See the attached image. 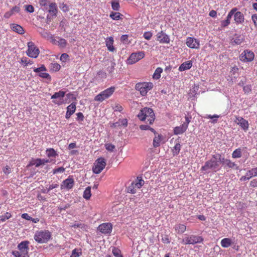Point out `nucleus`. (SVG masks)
Returning a JSON list of instances; mask_svg holds the SVG:
<instances>
[{
    "mask_svg": "<svg viewBox=\"0 0 257 257\" xmlns=\"http://www.w3.org/2000/svg\"><path fill=\"white\" fill-rule=\"evenodd\" d=\"M223 157L221 155L216 153L212 156L211 158L206 161L204 166H203L201 170L204 171V173H209L211 172H217L220 169V165L222 164V161Z\"/></svg>",
    "mask_w": 257,
    "mask_h": 257,
    "instance_id": "obj_1",
    "label": "nucleus"
},
{
    "mask_svg": "<svg viewBox=\"0 0 257 257\" xmlns=\"http://www.w3.org/2000/svg\"><path fill=\"white\" fill-rule=\"evenodd\" d=\"M138 117L142 121L147 120L150 124L153 123L155 119V115L153 110L149 107H144L137 115Z\"/></svg>",
    "mask_w": 257,
    "mask_h": 257,
    "instance_id": "obj_2",
    "label": "nucleus"
},
{
    "mask_svg": "<svg viewBox=\"0 0 257 257\" xmlns=\"http://www.w3.org/2000/svg\"><path fill=\"white\" fill-rule=\"evenodd\" d=\"M30 242L28 240L23 241L18 245L19 250H14L12 254L15 257H29V244Z\"/></svg>",
    "mask_w": 257,
    "mask_h": 257,
    "instance_id": "obj_3",
    "label": "nucleus"
},
{
    "mask_svg": "<svg viewBox=\"0 0 257 257\" xmlns=\"http://www.w3.org/2000/svg\"><path fill=\"white\" fill-rule=\"evenodd\" d=\"M51 237V232L47 230L37 231L34 236V239L39 243H47Z\"/></svg>",
    "mask_w": 257,
    "mask_h": 257,
    "instance_id": "obj_4",
    "label": "nucleus"
},
{
    "mask_svg": "<svg viewBox=\"0 0 257 257\" xmlns=\"http://www.w3.org/2000/svg\"><path fill=\"white\" fill-rule=\"evenodd\" d=\"M153 87V84L152 82H139L136 84L135 89L139 91L142 96H145L148 92Z\"/></svg>",
    "mask_w": 257,
    "mask_h": 257,
    "instance_id": "obj_5",
    "label": "nucleus"
},
{
    "mask_svg": "<svg viewBox=\"0 0 257 257\" xmlns=\"http://www.w3.org/2000/svg\"><path fill=\"white\" fill-rule=\"evenodd\" d=\"M115 88L110 87L99 93L94 97V100L99 102H102L105 99L109 98L114 92Z\"/></svg>",
    "mask_w": 257,
    "mask_h": 257,
    "instance_id": "obj_6",
    "label": "nucleus"
},
{
    "mask_svg": "<svg viewBox=\"0 0 257 257\" xmlns=\"http://www.w3.org/2000/svg\"><path fill=\"white\" fill-rule=\"evenodd\" d=\"M203 238L199 235H191L185 236L182 240V242L185 245L195 244L200 243L203 241Z\"/></svg>",
    "mask_w": 257,
    "mask_h": 257,
    "instance_id": "obj_7",
    "label": "nucleus"
},
{
    "mask_svg": "<svg viewBox=\"0 0 257 257\" xmlns=\"http://www.w3.org/2000/svg\"><path fill=\"white\" fill-rule=\"evenodd\" d=\"M28 50L27 51V55L31 58H36L39 55L40 50L38 47L36 46L33 42L28 43Z\"/></svg>",
    "mask_w": 257,
    "mask_h": 257,
    "instance_id": "obj_8",
    "label": "nucleus"
},
{
    "mask_svg": "<svg viewBox=\"0 0 257 257\" xmlns=\"http://www.w3.org/2000/svg\"><path fill=\"white\" fill-rule=\"evenodd\" d=\"M254 58V53L250 50H244L240 55L239 59L245 63L250 62L253 60Z\"/></svg>",
    "mask_w": 257,
    "mask_h": 257,
    "instance_id": "obj_9",
    "label": "nucleus"
},
{
    "mask_svg": "<svg viewBox=\"0 0 257 257\" xmlns=\"http://www.w3.org/2000/svg\"><path fill=\"white\" fill-rule=\"evenodd\" d=\"M105 160L103 158H98L96 160L92 169L93 173L95 174L100 173L105 168Z\"/></svg>",
    "mask_w": 257,
    "mask_h": 257,
    "instance_id": "obj_10",
    "label": "nucleus"
},
{
    "mask_svg": "<svg viewBox=\"0 0 257 257\" xmlns=\"http://www.w3.org/2000/svg\"><path fill=\"white\" fill-rule=\"evenodd\" d=\"M65 95V92L60 90L59 92H55L53 95H52L51 98L53 99V102L54 103L60 105L64 102L63 98Z\"/></svg>",
    "mask_w": 257,
    "mask_h": 257,
    "instance_id": "obj_11",
    "label": "nucleus"
},
{
    "mask_svg": "<svg viewBox=\"0 0 257 257\" xmlns=\"http://www.w3.org/2000/svg\"><path fill=\"white\" fill-rule=\"evenodd\" d=\"M145 57V53L143 51H140L137 53H132L127 59V63L130 64H133Z\"/></svg>",
    "mask_w": 257,
    "mask_h": 257,
    "instance_id": "obj_12",
    "label": "nucleus"
},
{
    "mask_svg": "<svg viewBox=\"0 0 257 257\" xmlns=\"http://www.w3.org/2000/svg\"><path fill=\"white\" fill-rule=\"evenodd\" d=\"M234 122L238 125L245 132H247L249 128L248 121L241 116H236Z\"/></svg>",
    "mask_w": 257,
    "mask_h": 257,
    "instance_id": "obj_13",
    "label": "nucleus"
},
{
    "mask_svg": "<svg viewBox=\"0 0 257 257\" xmlns=\"http://www.w3.org/2000/svg\"><path fill=\"white\" fill-rule=\"evenodd\" d=\"M97 229L103 234H110L112 229V225L110 223H103L100 224Z\"/></svg>",
    "mask_w": 257,
    "mask_h": 257,
    "instance_id": "obj_14",
    "label": "nucleus"
},
{
    "mask_svg": "<svg viewBox=\"0 0 257 257\" xmlns=\"http://www.w3.org/2000/svg\"><path fill=\"white\" fill-rule=\"evenodd\" d=\"M186 44L191 49H198L200 46L199 41L193 37H187L186 40Z\"/></svg>",
    "mask_w": 257,
    "mask_h": 257,
    "instance_id": "obj_15",
    "label": "nucleus"
},
{
    "mask_svg": "<svg viewBox=\"0 0 257 257\" xmlns=\"http://www.w3.org/2000/svg\"><path fill=\"white\" fill-rule=\"evenodd\" d=\"M74 184V181L73 178L71 176H69L67 179L62 182L61 185V189L69 190L73 187Z\"/></svg>",
    "mask_w": 257,
    "mask_h": 257,
    "instance_id": "obj_16",
    "label": "nucleus"
},
{
    "mask_svg": "<svg viewBox=\"0 0 257 257\" xmlns=\"http://www.w3.org/2000/svg\"><path fill=\"white\" fill-rule=\"evenodd\" d=\"M157 40L162 44H168L170 43V39L168 35L161 31L157 34Z\"/></svg>",
    "mask_w": 257,
    "mask_h": 257,
    "instance_id": "obj_17",
    "label": "nucleus"
},
{
    "mask_svg": "<svg viewBox=\"0 0 257 257\" xmlns=\"http://www.w3.org/2000/svg\"><path fill=\"white\" fill-rule=\"evenodd\" d=\"M244 40V37L243 35L235 34L231 40V43L233 45H238L241 44Z\"/></svg>",
    "mask_w": 257,
    "mask_h": 257,
    "instance_id": "obj_18",
    "label": "nucleus"
},
{
    "mask_svg": "<svg viewBox=\"0 0 257 257\" xmlns=\"http://www.w3.org/2000/svg\"><path fill=\"white\" fill-rule=\"evenodd\" d=\"M76 103L73 102L67 107V112L65 117L68 119L75 112L76 110Z\"/></svg>",
    "mask_w": 257,
    "mask_h": 257,
    "instance_id": "obj_19",
    "label": "nucleus"
},
{
    "mask_svg": "<svg viewBox=\"0 0 257 257\" xmlns=\"http://www.w3.org/2000/svg\"><path fill=\"white\" fill-rule=\"evenodd\" d=\"M222 164L227 166L229 168L234 169L235 170H238L239 166L234 162H232L229 159H225L223 157V160L222 161Z\"/></svg>",
    "mask_w": 257,
    "mask_h": 257,
    "instance_id": "obj_20",
    "label": "nucleus"
},
{
    "mask_svg": "<svg viewBox=\"0 0 257 257\" xmlns=\"http://www.w3.org/2000/svg\"><path fill=\"white\" fill-rule=\"evenodd\" d=\"M236 11V9L231 10L227 15L226 19L221 22V26L222 27L227 26L230 23V19L234 14V12Z\"/></svg>",
    "mask_w": 257,
    "mask_h": 257,
    "instance_id": "obj_21",
    "label": "nucleus"
},
{
    "mask_svg": "<svg viewBox=\"0 0 257 257\" xmlns=\"http://www.w3.org/2000/svg\"><path fill=\"white\" fill-rule=\"evenodd\" d=\"M186 125L182 124V125L176 126L174 128V134L178 135L182 134L187 130Z\"/></svg>",
    "mask_w": 257,
    "mask_h": 257,
    "instance_id": "obj_22",
    "label": "nucleus"
},
{
    "mask_svg": "<svg viewBox=\"0 0 257 257\" xmlns=\"http://www.w3.org/2000/svg\"><path fill=\"white\" fill-rule=\"evenodd\" d=\"M192 66V62L191 61H186L182 64L179 67L180 71H184L185 70L189 69Z\"/></svg>",
    "mask_w": 257,
    "mask_h": 257,
    "instance_id": "obj_23",
    "label": "nucleus"
},
{
    "mask_svg": "<svg viewBox=\"0 0 257 257\" xmlns=\"http://www.w3.org/2000/svg\"><path fill=\"white\" fill-rule=\"evenodd\" d=\"M48 12L52 16H56L57 12V6L55 3H51L49 5Z\"/></svg>",
    "mask_w": 257,
    "mask_h": 257,
    "instance_id": "obj_24",
    "label": "nucleus"
},
{
    "mask_svg": "<svg viewBox=\"0 0 257 257\" xmlns=\"http://www.w3.org/2000/svg\"><path fill=\"white\" fill-rule=\"evenodd\" d=\"M234 19L237 23H241L243 22L244 17L243 14L240 12H234Z\"/></svg>",
    "mask_w": 257,
    "mask_h": 257,
    "instance_id": "obj_25",
    "label": "nucleus"
},
{
    "mask_svg": "<svg viewBox=\"0 0 257 257\" xmlns=\"http://www.w3.org/2000/svg\"><path fill=\"white\" fill-rule=\"evenodd\" d=\"M106 46L107 47L108 50L110 52H113L114 50V48L113 46V39L112 37H110L106 39Z\"/></svg>",
    "mask_w": 257,
    "mask_h": 257,
    "instance_id": "obj_26",
    "label": "nucleus"
},
{
    "mask_svg": "<svg viewBox=\"0 0 257 257\" xmlns=\"http://www.w3.org/2000/svg\"><path fill=\"white\" fill-rule=\"evenodd\" d=\"M132 185L136 189H140L144 184V181L140 177H137V180L132 183Z\"/></svg>",
    "mask_w": 257,
    "mask_h": 257,
    "instance_id": "obj_27",
    "label": "nucleus"
},
{
    "mask_svg": "<svg viewBox=\"0 0 257 257\" xmlns=\"http://www.w3.org/2000/svg\"><path fill=\"white\" fill-rule=\"evenodd\" d=\"M175 231L178 234H182L186 230V226L184 224H177L174 226Z\"/></svg>",
    "mask_w": 257,
    "mask_h": 257,
    "instance_id": "obj_28",
    "label": "nucleus"
},
{
    "mask_svg": "<svg viewBox=\"0 0 257 257\" xmlns=\"http://www.w3.org/2000/svg\"><path fill=\"white\" fill-rule=\"evenodd\" d=\"M162 140V136L161 135H156L153 139V147L154 148H157L160 146Z\"/></svg>",
    "mask_w": 257,
    "mask_h": 257,
    "instance_id": "obj_29",
    "label": "nucleus"
},
{
    "mask_svg": "<svg viewBox=\"0 0 257 257\" xmlns=\"http://www.w3.org/2000/svg\"><path fill=\"white\" fill-rule=\"evenodd\" d=\"M232 243L231 239L229 238H224L221 240V245L224 248L230 246Z\"/></svg>",
    "mask_w": 257,
    "mask_h": 257,
    "instance_id": "obj_30",
    "label": "nucleus"
},
{
    "mask_svg": "<svg viewBox=\"0 0 257 257\" xmlns=\"http://www.w3.org/2000/svg\"><path fill=\"white\" fill-rule=\"evenodd\" d=\"M11 28L14 31L18 33L19 34H23L24 33V29L21 26L18 24H14L12 25Z\"/></svg>",
    "mask_w": 257,
    "mask_h": 257,
    "instance_id": "obj_31",
    "label": "nucleus"
},
{
    "mask_svg": "<svg viewBox=\"0 0 257 257\" xmlns=\"http://www.w3.org/2000/svg\"><path fill=\"white\" fill-rule=\"evenodd\" d=\"M39 32L41 34L42 37H43L44 38L47 39L53 38V36L49 32L42 28L40 29V31H39Z\"/></svg>",
    "mask_w": 257,
    "mask_h": 257,
    "instance_id": "obj_32",
    "label": "nucleus"
},
{
    "mask_svg": "<svg viewBox=\"0 0 257 257\" xmlns=\"http://www.w3.org/2000/svg\"><path fill=\"white\" fill-rule=\"evenodd\" d=\"M109 17L113 20H119L122 19L123 15L118 12H111Z\"/></svg>",
    "mask_w": 257,
    "mask_h": 257,
    "instance_id": "obj_33",
    "label": "nucleus"
},
{
    "mask_svg": "<svg viewBox=\"0 0 257 257\" xmlns=\"http://www.w3.org/2000/svg\"><path fill=\"white\" fill-rule=\"evenodd\" d=\"M46 155L49 158L56 157L58 154L53 148L47 149L46 151Z\"/></svg>",
    "mask_w": 257,
    "mask_h": 257,
    "instance_id": "obj_34",
    "label": "nucleus"
},
{
    "mask_svg": "<svg viewBox=\"0 0 257 257\" xmlns=\"http://www.w3.org/2000/svg\"><path fill=\"white\" fill-rule=\"evenodd\" d=\"M219 115L214 114L213 115L211 114H206L204 117L205 118L211 119V123H215L217 122V119L220 117Z\"/></svg>",
    "mask_w": 257,
    "mask_h": 257,
    "instance_id": "obj_35",
    "label": "nucleus"
},
{
    "mask_svg": "<svg viewBox=\"0 0 257 257\" xmlns=\"http://www.w3.org/2000/svg\"><path fill=\"white\" fill-rule=\"evenodd\" d=\"M242 156V151L240 148L235 149L232 153V158L233 159L239 158Z\"/></svg>",
    "mask_w": 257,
    "mask_h": 257,
    "instance_id": "obj_36",
    "label": "nucleus"
},
{
    "mask_svg": "<svg viewBox=\"0 0 257 257\" xmlns=\"http://www.w3.org/2000/svg\"><path fill=\"white\" fill-rule=\"evenodd\" d=\"M247 176L250 179L252 177L257 176V167L248 170L246 173Z\"/></svg>",
    "mask_w": 257,
    "mask_h": 257,
    "instance_id": "obj_37",
    "label": "nucleus"
},
{
    "mask_svg": "<svg viewBox=\"0 0 257 257\" xmlns=\"http://www.w3.org/2000/svg\"><path fill=\"white\" fill-rule=\"evenodd\" d=\"M44 165V163L43 162L42 159H37L33 160L32 162H31L29 165H35L36 167H39L41 165Z\"/></svg>",
    "mask_w": 257,
    "mask_h": 257,
    "instance_id": "obj_38",
    "label": "nucleus"
},
{
    "mask_svg": "<svg viewBox=\"0 0 257 257\" xmlns=\"http://www.w3.org/2000/svg\"><path fill=\"white\" fill-rule=\"evenodd\" d=\"M91 196V187H87L85 189V190L83 192V196L85 199L88 200V199H90Z\"/></svg>",
    "mask_w": 257,
    "mask_h": 257,
    "instance_id": "obj_39",
    "label": "nucleus"
},
{
    "mask_svg": "<svg viewBox=\"0 0 257 257\" xmlns=\"http://www.w3.org/2000/svg\"><path fill=\"white\" fill-rule=\"evenodd\" d=\"M82 254L81 249L80 248H75L72 251L70 257H79Z\"/></svg>",
    "mask_w": 257,
    "mask_h": 257,
    "instance_id": "obj_40",
    "label": "nucleus"
},
{
    "mask_svg": "<svg viewBox=\"0 0 257 257\" xmlns=\"http://www.w3.org/2000/svg\"><path fill=\"white\" fill-rule=\"evenodd\" d=\"M59 186L58 184H52L50 185L48 187H46V189L42 191L43 193H48L49 191L54 188H56Z\"/></svg>",
    "mask_w": 257,
    "mask_h": 257,
    "instance_id": "obj_41",
    "label": "nucleus"
},
{
    "mask_svg": "<svg viewBox=\"0 0 257 257\" xmlns=\"http://www.w3.org/2000/svg\"><path fill=\"white\" fill-rule=\"evenodd\" d=\"M163 69L160 68L158 67L157 68L153 74V78L156 79H158L161 77V73L162 72Z\"/></svg>",
    "mask_w": 257,
    "mask_h": 257,
    "instance_id": "obj_42",
    "label": "nucleus"
},
{
    "mask_svg": "<svg viewBox=\"0 0 257 257\" xmlns=\"http://www.w3.org/2000/svg\"><path fill=\"white\" fill-rule=\"evenodd\" d=\"M111 8L113 10L118 11L120 9V5L119 2L115 1H112L111 2Z\"/></svg>",
    "mask_w": 257,
    "mask_h": 257,
    "instance_id": "obj_43",
    "label": "nucleus"
},
{
    "mask_svg": "<svg viewBox=\"0 0 257 257\" xmlns=\"http://www.w3.org/2000/svg\"><path fill=\"white\" fill-rule=\"evenodd\" d=\"M181 149V145L179 143H177L174 147L173 149V155H176L179 154Z\"/></svg>",
    "mask_w": 257,
    "mask_h": 257,
    "instance_id": "obj_44",
    "label": "nucleus"
},
{
    "mask_svg": "<svg viewBox=\"0 0 257 257\" xmlns=\"http://www.w3.org/2000/svg\"><path fill=\"white\" fill-rule=\"evenodd\" d=\"M59 8L64 12H68L69 10V6L64 3L59 4Z\"/></svg>",
    "mask_w": 257,
    "mask_h": 257,
    "instance_id": "obj_45",
    "label": "nucleus"
},
{
    "mask_svg": "<svg viewBox=\"0 0 257 257\" xmlns=\"http://www.w3.org/2000/svg\"><path fill=\"white\" fill-rule=\"evenodd\" d=\"M21 63L24 64L25 66H27L28 65H32L33 63V62L28 60L27 58H23L21 60Z\"/></svg>",
    "mask_w": 257,
    "mask_h": 257,
    "instance_id": "obj_46",
    "label": "nucleus"
},
{
    "mask_svg": "<svg viewBox=\"0 0 257 257\" xmlns=\"http://www.w3.org/2000/svg\"><path fill=\"white\" fill-rule=\"evenodd\" d=\"M61 68L60 65L56 63H52L51 65V69L53 71H58Z\"/></svg>",
    "mask_w": 257,
    "mask_h": 257,
    "instance_id": "obj_47",
    "label": "nucleus"
},
{
    "mask_svg": "<svg viewBox=\"0 0 257 257\" xmlns=\"http://www.w3.org/2000/svg\"><path fill=\"white\" fill-rule=\"evenodd\" d=\"M115 124H118V125L126 127L127 125V120L125 118L119 119L117 122L115 123Z\"/></svg>",
    "mask_w": 257,
    "mask_h": 257,
    "instance_id": "obj_48",
    "label": "nucleus"
},
{
    "mask_svg": "<svg viewBox=\"0 0 257 257\" xmlns=\"http://www.w3.org/2000/svg\"><path fill=\"white\" fill-rule=\"evenodd\" d=\"M58 44L61 47L64 48L67 45V41L64 39L59 38V40L58 41Z\"/></svg>",
    "mask_w": 257,
    "mask_h": 257,
    "instance_id": "obj_49",
    "label": "nucleus"
},
{
    "mask_svg": "<svg viewBox=\"0 0 257 257\" xmlns=\"http://www.w3.org/2000/svg\"><path fill=\"white\" fill-rule=\"evenodd\" d=\"M46 68L44 65H41V66L39 68H34V71L36 73L46 71Z\"/></svg>",
    "mask_w": 257,
    "mask_h": 257,
    "instance_id": "obj_50",
    "label": "nucleus"
},
{
    "mask_svg": "<svg viewBox=\"0 0 257 257\" xmlns=\"http://www.w3.org/2000/svg\"><path fill=\"white\" fill-rule=\"evenodd\" d=\"M39 76L40 77L43 78H45L49 80H51V76L48 73H45V72H39Z\"/></svg>",
    "mask_w": 257,
    "mask_h": 257,
    "instance_id": "obj_51",
    "label": "nucleus"
},
{
    "mask_svg": "<svg viewBox=\"0 0 257 257\" xmlns=\"http://www.w3.org/2000/svg\"><path fill=\"white\" fill-rule=\"evenodd\" d=\"M71 226L74 228H79L82 229L84 227V224L80 222H75L73 223Z\"/></svg>",
    "mask_w": 257,
    "mask_h": 257,
    "instance_id": "obj_52",
    "label": "nucleus"
},
{
    "mask_svg": "<svg viewBox=\"0 0 257 257\" xmlns=\"http://www.w3.org/2000/svg\"><path fill=\"white\" fill-rule=\"evenodd\" d=\"M11 217V214L9 212H7L4 215H2L0 216V220L2 222H4L9 219Z\"/></svg>",
    "mask_w": 257,
    "mask_h": 257,
    "instance_id": "obj_53",
    "label": "nucleus"
},
{
    "mask_svg": "<svg viewBox=\"0 0 257 257\" xmlns=\"http://www.w3.org/2000/svg\"><path fill=\"white\" fill-rule=\"evenodd\" d=\"M77 117L76 120L79 122H81L84 120V115L82 112H78L76 113Z\"/></svg>",
    "mask_w": 257,
    "mask_h": 257,
    "instance_id": "obj_54",
    "label": "nucleus"
},
{
    "mask_svg": "<svg viewBox=\"0 0 257 257\" xmlns=\"http://www.w3.org/2000/svg\"><path fill=\"white\" fill-rule=\"evenodd\" d=\"M65 171V169L63 167H61L59 168H58L57 169H55L53 170V174H56L58 173H63Z\"/></svg>",
    "mask_w": 257,
    "mask_h": 257,
    "instance_id": "obj_55",
    "label": "nucleus"
},
{
    "mask_svg": "<svg viewBox=\"0 0 257 257\" xmlns=\"http://www.w3.org/2000/svg\"><path fill=\"white\" fill-rule=\"evenodd\" d=\"M112 253L115 257H123L120 254V250L117 248H114L112 250Z\"/></svg>",
    "mask_w": 257,
    "mask_h": 257,
    "instance_id": "obj_56",
    "label": "nucleus"
},
{
    "mask_svg": "<svg viewBox=\"0 0 257 257\" xmlns=\"http://www.w3.org/2000/svg\"><path fill=\"white\" fill-rule=\"evenodd\" d=\"M137 189L134 186L131 184V185L127 187V192L132 194H135L136 193Z\"/></svg>",
    "mask_w": 257,
    "mask_h": 257,
    "instance_id": "obj_57",
    "label": "nucleus"
},
{
    "mask_svg": "<svg viewBox=\"0 0 257 257\" xmlns=\"http://www.w3.org/2000/svg\"><path fill=\"white\" fill-rule=\"evenodd\" d=\"M243 89L245 93L249 94L251 91V86L250 85H247L243 86Z\"/></svg>",
    "mask_w": 257,
    "mask_h": 257,
    "instance_id": "obj_58",
    "label": "nucleus"
},
{
    "mask_svg": "<svg viewBox=\"0 0 257 257\" xmlns=\"http://www.w3.org/2000/svg\"><path fill=\"white\" fill-rule=\"evenodd\" d=\"M105 148L108 151L113 152L115 146L111 144H106L105 145Z\"/></svg>",
    "mask_w": 257,
    "mask_h": 257,
    "instance_id": "obj_59",
    "label": "nucleus"
},
{
    "mask_svg": "<svg viewBox=\"0 0 257 257\" xmlns=\"http://www.w3.org/2000/svg\"><path fill=\"white\" fill-rule=\"evenodd\" d=\"M115 66V63L114 62H111L110 66L107 68V71H108L110 73H112L114 69Z\"/></svg>",
    "mask_w": 257,
    "mask_h": 257,
    "instance_id": "obj_60",
    "label": "nucleus"
},
{
    "mask_svg": "<svg viewBox=\"0 0 257 257\" xmlns=\"http://www.w3.org/2000/svg\"><path fill=\"white\" fill-rule=\"evenodd\" d=\"M25 10L28 12H29L30 13H32L33 12H34V8L33 7V6L32 5H26L25 6Z\"/></svg>",
    "mask_w": 257,
    "mask_h": 257,
    "instance_id": "obj_61",
    "label": "nucleus"
},
{
    "mask_svg": "<svg viewBox=\"0 0 257 257\" xmlns=\"http://www.w3.org/2000/svg\"><path fill=\"white\" fill-rule=\"evenodd\" d=\"M143 36L145 39L150 40L152 36V34L150 32H146L144 33Z\"/></svg>",
    "mask_w": 257,
    "mask_h": 257,
    "instance_id": "obj_62",
    "label": "nucleus"
},
{
    "mask_svg": "<svg viewBox=\"0 0 257 257\" xmlns=\"http://www.w3.org/2000/svg\"><path fill=\"white\" fill-rule=\"evenodd\" d=\"M238 68L237 67V66H235L231 68L230 73L231 75H235L238 72Z\"/></svg>",
    "mask_w": 257,
    "mask_h": 257,
    "instance_id": "obj_63",
    "label": "nucleus"
},
{
    "mask_svg": "<svg viewBox=\"0 0 257 257\" xmlns=\"http://www.w3.org/2000/svg\"><path fill=\"white\" fill-rule=\"evenodd\" d=\"M251 20L254 25L257 27V14H253L251 16Z\"/></svg>",
    "mask_w": 257,
    "mask_h": 257,
    "instance_id": "obj_64",
    "label": "nucleus"
}]
</instances>
